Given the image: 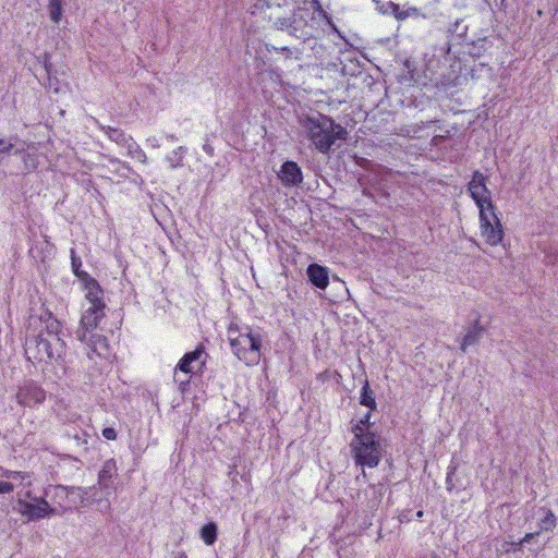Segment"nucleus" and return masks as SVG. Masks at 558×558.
I'll list each match as a JSON object with an SVG mask.
<instances>
[{"label": "nucleus", "mask_w": 558, "mask_h": 558, "mask_svg": "<svg viewBox=\"0 0 558 558\" xmlns=\"http://www.w3.org/2000/svg\"><path fill=\"white\" fill-rule=\"evenodd\" d=\"M486 178L478 170L473 172L468 190L480 209L481 234L492 246L498 245L504 239L502 225L497 217L496 207L490 201V192L485 183Z\"/></svg>", "instance_id": "obj_1"}, {"label": "nucleus", "mask_w": 558, "mask_h": 558, "mask_svg": "<svg viewBox=\"0 0 558 558\" xmlns=\"http://www.w3.org/2000/svg\"><path fill=\"white\" fill-rule=\"evenodd\" d=\"M227 338L233 354L246 365H257L262 356L264 332L248 325L231 324Z\"/></svg>", "instance_id": "obj_2"}, {"label": "nucleus", "mask_w": 558, "mask_h": 558, "mask_svg": "<svg viewBox=\"0 0 558 558\" xmlns=\"http://www.w3.org/2000/svg\"><path fill=\"white\" fill-rule=\"evenodd\" d=\"M45 496L50 499V508L58 509V515L63 514L72 507H86L94 502L101 504V498H97V490L95 487H66V486H50L45 490Z\"/></svg>", "instance_id": "obj_3"}, {"label": "nucleus", "mask_w": 558, "mask_h": 558, "mask_svg": "<svg viewBox=\"0 0 558 558\" xmlns=\"http://www.w3.org/2000/svg\"><path fill=\"white\" fill-rule=\"evenodd\" d=\"M272 20V16H269ZM318 20L315 12L308 8L299 7L289 17H274V25L281 31H287L290 35L307 40L315 37L316 24Z\"/></svg>", "instance_id": "obj_4"}, {"label": "nucleus", "mask_w": 558, "mask_h": 558, "mask_svg": "<svg viewBox=\"0 0 558 558\" xmlns=\"http://www.w3.org/2000/svg\"><path fill=\"white\" fill-rule=\"evenodd\" d=\"M300 125L306 133L307 138L322 154H328L331 146V133L333 120L319 112L300 117Z\"/></svg>", "instance_id": "obj_5"}, {"label": "nucleus", "mask_w": 558, "mask_h": 558, "mask_svg": "<svg viewBox=\"0 0 558 558\" xmlns=\"http://www.w3.org/2000/svg\"><path fill=\"white\" fill-rule=\"evenodd\" d=\"M354 438L351 448L356 464L375 468L380 461V445L374 433L365 432L360 424L352 426Z\"/></svg>", "instance_id": "obj_6"}, {"label": "nucleus", "mask_w": 558, "mask_h": 558, "mask_svg": "<svg viewBox=\"0 0 558 558\" xmlns=\"http://www.w3.org/2000/svg\"><path fill=\"white\" fill-rule=\"evenodd\" d=\"M25 355L33 363L59 361L64 354L65 343L49 341L44 332L27 336L24 344Z\"/></svg>", "instance_id": "obj_7"}, {"label": "nucleus", "mask_w": 558, "mask_h": 558, "mask_svg": "<svg viewBox=\"0 0 558 558\" xmlns=\"http://www.w3.org/2000/svg\"><path fill=\"white\" fill-rule=\"evenodd\" d=\"M105 317L104 307L89 305L82 314L80 327L75 331L76 338L81 342L90 343L93 351L98 355H104L102 349H107V340L93 331L98 327L99 322Z\"/></svg>", "instance_id": "obj_8"}, {"label": "nucleus", "mask_w": 558, "mask_h": 558, "mask_svg": "<svg viewBox=\"0 0 558 558\" xmlns=\"http://www.w3.org/2000/svg\"><path fill=\"white\" fill-rule=\"evenodd\" d=\"M26 498L32 499L34 502L26 501L19 498L16 505L13 507L15 511L26 517L29 521L39 520L53 514H59V510L50 508L49 501L43 497H32L31 492L25 494Z\"/></svg>", "instance_id": "obj_9"}, {"label": "nucleus", "mask_w": 558, "mask_h": 558, "mask_svg": "<svg viewBox=\"0 0 558 558\" xmlns=\"http://www.w3.org/2000/svg\"><path fill=\"white\" fill-rule=\"evenodd\" d=\"M15 399L22 407L35 408L46 400V390L33 379L25 380L19 386Z\"/></svg>", "instance_id": "obj_10"}, {"label": "nucleus", "mask_w": 558, "mask_h": 558, "mask_svg": "<svg viewBox=\"0 0 558 558\" xmlns=\"http://www.w3.org/2000/svg\"><path fill=\"white\" fill-rule=\"evenodd\" d=\"M117 477V465L113 459H109L104 462L101 470L98 474V485L105 495V500L101 498V504H98L101 511H107L110 508V504L107 499L113 489V482Z\"/></svg>", "instance_id": "obj_11"}, {"label": "nucleus", "mask_w": 558, "mask_h": 558, "mask_svg": "<svg viewBox=\"0 0 558 558\" xmlns=\"http://www.w3.org/2000/svg\"><path fill=\"white\" fill-rule=\"evenodd\" d=\"M278 178L286 186H298L303 181V173L295 161L288 160L281 165Z\"/></svg>", "instance_id": "obj_12"}, {"label": "nucleus", "mask_w": 558, "mask_h": 558, "mask_svg": "<svg viewBox=\"0 0 558 558\" xmlns=\"http://www.w3.org/2000/svg\"><path fill=\"white\" fill-rule=\"evenodd\" d=\"M84 287L86 290L85 299L89 305H95V307H104L106 308V304L104 301V290L100 288L97 280L94 278L87 279L84 282Z\"/></svg>", "instance_id": "obj_13"}, {"label": "nucleus", "mask_w": 558, "mask_h": 558, "mask_svg": "<svg viewBox=\"0 0 558 558\" xmlns=\"http://www.w3.org/2000/svg\"><path fill=\"white\" fill-rule=\"evenodd\" d=\"M306 274L310 281L318 289L325 290L329 284L328 269L318 264H311Z\"/></svg>", "instance_id": "obj_14"}, {"label": "nucleus", "mask_w": 558, "mask_h": 558, "mask_svg": "<svg viewBox=\"0 0 558 558\" xmlns=\"http://www.w3.org/2000/svg\"><path fill=\"white\" fill-rule=\"evenodd\" d=\"M41 323L45 325L44 329L40 332H44L46 339L49 341L64 342L60 337L61 333V323L52 317L51 313H46V316L40 317Z\"/></svg>", "instance_id": "obj_15"}, {"label": "nucleus", "mask_w": 558, "mask_h": 558, "mask_svg": "<svg viewBox=\"0 0 558 558\" xmlns=\"http://www.w3.org/2000/svg\"><path fill=\"white\" fill-rule=\"evenodd\" d=\"M534 515L537 518V532L553 531L557 524V518L550 509L544 507L538 508Z\"/></svg>", "instance_id": "obj_16"}, {"label": "nucleus", "mask_w": 558, "mask_h": 558, "mask_svg": "<svg viewBox=\"0 0 558 558\" xmlns=\"http://www.w3.org/2000/svg\"><path fill=\"white\" fill-rule=\"evenodd\" d=\"M99 128L112 142L125 149L134 141L132 136L124 133L121 129L102 124H99Z\"/></svg>", "instance_id": "obj_17"}, {"label": "nucleus", "mask_w": 558, "mask_h": 558, "mask_svg": "<svg viewBox=\"0 0 558 558\" xmlns=\"http://www.w3.org/2000/svg\"><path fill=\"white\" fill-rule=\"evenodd\" d=\"M183 357L185 359V362H190L192 365L196 366V372H199L201 374L204 373L208 354L206 353L203 344H198L195 350L185 353Z\"/></svg>", "instance_id": "obj_18"}, {"label": "nucleus", "mask_w": 558, "mask_h": 558, "mask_svg": "<svg viewBox=\"0 0 558 558\" xmlns=\"http://www.w3.org/2000/svg\"><path fill=\"white\" fill-rule=\"evenodd\" d=\"M484 331V327L481 326L478 322H476L472 327H470L461 340V351L465 352L468 347L476 344L482 339Z\"/></svg>", "instance_id": "obj_19"}, {"label": "nucleus", "mask_w": 558, "mask_h": 558, "mask_svg": "<svg viewBox=\"0 0 558 558\" xmlns=\"http://www.w3.org/2000/svg\"><path fill=\"white\" fill-rule=\"evenodd\" d=\"M360 403L371 411L376 410L377 403L374 397V392L369 387L368 380L365 379L364 385L361 389Z\"/></svg>", "instance_id": "obj_20"}, {"label": "nucleus", "mask_w": 558, "mask_h": 558, "mask_svg": "<svg viewBox=\"0 0 558 558\" xmlns=\"http://www.w3.org/2000/svg\"><path fill=\"white\" fill-rule=\"evenodd\" d=\"M217 524L215 522H209L202 526L201 537L206 545L210 546L217 541Z\"/></svg>", "instance_id": "obj_21"}, {"label": "nucleus", "mask_w": 558, "mask_h": 558, "mask_svg": "<svg viewBox=\"0 0 558 558\" xmlns=\"http://www.w3.org/2000/svg\"><path fill=\"white\" fill-rule=\"evenodd\" d=\"M48 12L50 20L58 24L62 20L63 14V1L62 0H49Z\"/></svg>", "instance_id": "obj_22"}, {"label": "nucleus", "mask_w": 558, "mask_h": 558, "mask_svg": "<svg viewBox=\"0 0 558 558\" xmlns=\"http://www.w3.org/2000/svg\"><path fill=\"white\" fill-rule=\"evenodd\" d=\"M71 266L75 276L78 277L82 281L85 282L87 279L92 278L86 271L81 270L82 259L76 255L74 248H71Z\"/></svg>", "instance_id": "obj_23"}, {"label": "nucleus", "mask_w": 558, "mask_h": 558, "mask_svg": "<svg viewBox=\"0 0 558 558\" xmlns=\"http://www.w3.org/2000/svg\"><path fill=\"white\" fill-rule=\"evenodd\" d=\"M126 151L131 158L136 159L142 163H146L147 156L135 141L131 143V145L126 148Z\"/></svg>", "instance_id": "obj_24"}, {"label": "nucleus", "mask_w": 558, "mask_h": 558, "mask_svg": "<svg viewBox=\"0 0 558 558\" xmlns=\"http://www.w3.org/2000/svg\"><path fill=\"white\" fill-rule=\"evenodd\" d=\"M185 153L186 148L184 146H180L167 156V160L170 162L172 169L182 166V160Z\"/></svg>", "instance_id": "obj_25"}, {"label": "nucleus", "mask_w": 558, "mask_h": 558, "mask_svg": "<svg viewBox=\"0 0 558 558\" xmlns=\"http://www.w3.org/2000/svg\"><path fill=\"white\" fill-rule=\"evenodd\" d=\"M16 137L0 138V161L15 148Z\"/></svg>", "instance_id": "obj_26"}, {"label": "nucleus", "mask_w": 558, "mask_h": 558, "mask_svg": "<svg viewBox=\"0 0 558 558\" xmlns=\"http://www.w3.org/2000/svg\"><path fill=\"white\" fill-rule=\"evenodd\" d=\"M174 371H180L181 373L194 374L196 372V366L192 365L190 362H185V359L182 356L179 363L177 364Z\"/></svg>", "instance_id": "obj_27"}, {"label": "nucleus", "mask_w": 558, "mask_h": 558, "mask_svg": "<svg viewBox=\"0 0 558 558\" xmlns=\"http://www.w3.org/2000/svg\"><path fill=\"white\" fill-rule=\"evenodd\" d=\"M173 379L177 384H179L181 389H184V387L190 384L191 374L174 371Z\"/></svg>", "instance_id": "obj_28"}, {"label": "nucleus", "mask_w": 558, "mask_h": 558, "mask_svg": "<svg viewBox=\"0 0 558 558\" xmlns=\"http://www.w3.org/2000/svg\"><path fill=\"white\" fill-rule=\"evenodd\" d=\"M332 133H331V141H332V145L335 144V141L338 138V140H345V136L348 134L347 130L340 125V124H337L333 122V125H332Z\"/></svg>", "instance_id": "obj_29"}, {"label": "nucleus", "mask_w": 558, "mask_h": 558, "mask_svg": "<svg viewBox=\"0 0 558 558\" xmlns=\"http://www.w3.org/2000/svg\"><path fill=\"white\" fill-rule=\"evenodd\" d=\"M390 5L392 7V12H393L396 19L404 20L408 17V13L404 11H401L398 4H395L391 2Z\"/></svg>", "instance_id": "obj_30"}, {"label": "nucleus", "mask_w": 558, "mask_h": 558, "mask_svg": "<svg viewBox=\"0 0 558 558\" xmlns=\"http://www.w3.org/2000/svg\"><path fill=\"white\" fill-rule=\"evenodd\" d=\"M102 436L108 440H114L117 438V432L112 427H106L102 429Z\"/></svg>", "instance_id": "obj_31"}, {"label": "nucleus", "mask_w": 558, "mask_h": 558, "mask_svg": "<svg viewBox=\"0 0 558 558\" xmlns=\"http://www.w3.org/2000/svg\"><path fill=\"white\" fill-rule=\"evenodd\" d=\"M14 489V486L10 482L0 481V494L10 493Z\"/></svg>", "instance_id": "obj_32"}, {"label": "nucleus", "mask_w": 558, "mask_h": 558, "mask_svg": "<svg viewBox=\"0 0 558 558\" xmlns=\"http://www.w3.org/2000/svg\"><path fill=\"white\" fill-rule=\"evenodd\" d=\"M369 418H371V412L366 413L356 424H360L365 429V432H369L368 430Z\"/></svg>", "instance_id": "obj_33"}, {"label": "nucleus", "mask_w": 558, "mask_h": 558, "mask_svg": "<svg viewBox=\"0 0 558 558\" xmlns=\"http://www.w3.org/2000/svg\"><path fill=\"white\" fill-rule=\"evenodd\" d=\"M538 535H539V532H537V531L532 532V533H526L525 536L522 538V542H524L525 544H530Z\"/></svg>", "instance_id": "obj_34"}, {"label": "nucleus", "mask_w": 558, "mask_h": 558, "mask_svg": "<svg viewBox=\"0 0 558 558\" xmlns=\"http://www.w3.org/2000/svg\"><path fill=\"white\" fill-rule=\"evenodd\" d=\"M547 263L553 264V265L558 264V253L555 255H548Z\"/></svg>", "instance_id": "obj_35"}, {"label": "nucleus", "mask_w": 558, "mask_h": 558, "mask_svg": "<svg viewBox=\"0 0 558 558\" xmlns=\"http://www.w3.org/2000/svg\"><path fill=\"white\" fill-rule=\"evenodd\" d=\"M5 476H7L8 478H13V480H15V478H17V477H20V476H21V473L10 471V472H7V473H5Z\"/></svg>", "instance_id": "obj_36"}, {"label": "nucleus", "mask_w": 558, "mask_h": 558, "mask_svg": "<svg viewBox=\"0 0 558 558\" xmlns=\"http://www.w3.org/2000/svg\"><path fill=\"white\" fill-rule=\"evenodd\" d=\"M523 544H525L524 542H522V539H520L519 542L517 543H512V547H513V550H521Z\"/></svg>", "instance_id": "obj_37"}, {"label": "nucleus", "mask_w": 558, "mask_h": 558, "mask_svg": "<svg viewBox=\"0 0 558 558\" xmlns=\"http://www.w3.org/2000/svg\"><path fill=\"white\" fill-rule=\"evenodd\" d=\"M203 149H204L207 154H209V155H213V154H214V148H213L210 145H208V144L204 145V146H203Z\"/></svg>", "instance_id": "obj_38"}, {"label": "nucleus", "mask_w": 558, "mask_h": 558, "mask_svg": "<svg viewBox=\"0 0 558 558\" xmlns=\"http://www.w3.org/2000/svg\"><path fill=\"white\" fill-rule=\"evenodd\" d=\"M442 138H444V136H441V135L434 136V138H433V143H434L435 145H438V144H439V142H440Z\"/></svg>", "instance_id": "obj_39"}, {"label": "nucleus", "mask_w": 558, "mask_h": 558, "mask_svg": "<svg viewBox=\"0 0 558 558\" xmlns=\"http://www.w3.org/2000/svg\"><path fill=\"white\" fill-rule=\"evenodd\" d=\"M167 138H168L169 141H171V142H175V141H178L177 136H175V135H173V134L167 135Z\"/></svg>", "instance_id": "obj_40"}, {"label": "nucleus", "mask_w": 558, "mask_h": 558, "mask_svg": "<svg viewBox=\"0 0 558 558\" xmlns=\"http://www.w3.org/2000/svg\"><path fill=\"white\" fill-rule=\"evenodd\" d=\"M280 50L283 51L284 53H288V54L292 53L291 50L288 47H282Z\"/></svg>", "instance_id": "obj_41"}, {"label": "nucleus", "mask_w": 558, "mask_h": 558, "mask_svg": "<svg viewBox=\"0 0 558 558\" xmlns=\"http://www.w3.org/2000/svg\"><path fill=\"white\" fill-rule=\"evenodd\" d=\"M175 558H187L186 554L181 551L178 554V556Z\"/></svg>", "instance_id": "obj_42"}, {"label": "nucleus", "mask_w": 558, "mask_h": 558, "mask_svg": "<svg viewBox=\"0 0 558 558\" xmlns=\"http://www.w3.org/2000/svg\"><path fill=\"white\" fill-rule=\"evenodd\" d=\"M451 474H452V471L447 474V484H449Z\"/></svg>", "instance_id": "obj_43"}, {"label": "nucleus", "mask_w": 558, "mask_h": 558, "mask_svg": "<svg viewBox=\"0 0 558 558\" xmlns=\"http://www.w3.org/2000/svg\"><path fill=\"white\" fill-rule=\"evenodd\" d=\"M22 150H23V148L22 149L16 148L13 154L16 155V154L21 153Z\"/></svg>", "instance_id": "obj_44"}]
</instances>
